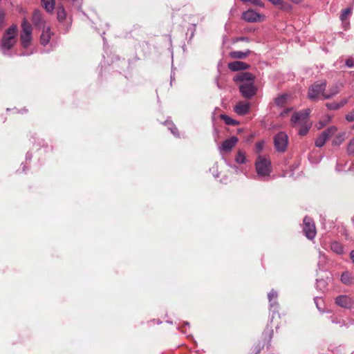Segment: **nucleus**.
<instances>
[{"label":"nucleus","instance_id":"1","mask_svg":"<svg viewBox=\"0 0 354 354\" xmlns=\"http://www.w3.org/2000/svg\"><path fill=\"white\" fill-rule=\"evenodd\" d=\"M17 31V26L12 25L5 32L0 45L1 50L4 55H8L10 50L15 45Z\"/></svg>","mask_w":354,"mask_h":354},{"label":"nucleus","instance_id":"2","mask_svg":"<svg viewBox=\"0 0 354 354\" xmlns=\"http://www.w3.org/2000/svg\"><path fill=\"white\" fill-rule=\"evenodd\" d=\"M255 168L259 178L268 179L272 172L270 159L266 156H259L256 160Z\"/></svg>","mask_w":354,"mask_h":354},{"label":"nucleus","instance_id":"3","mask_svg":"<svg viewBox=\"0 0 354 354\" xmlns=\"http://www.w3.org/2000/svg\"><path fill=\"white\" fill-rule=\"evenodd\" d=\"M21 32L20 34V40L21 46L24 48H28L32 39V27L26 19H24L21 23Z\"/></svg>","mask_w":354,"mask_h":354},{"label":"nucleus","instance_id":"4","mask_svg":"<svg viewBox=\"0 0 354 354\" xmlns=\"http://www.w3.org/2000/svg\"><path fill=\"white\" fill-rule=\"evenodd\" d=\"M310 113V110L309 109L294 113L290 118V124L292 127H298L301 124H306V122L309 121L308 117Z\"/></svg>","mask_w":354,"mask_h":354},{"label":"nucleus","instance_id":"5","mask_svg":"<svg viewBox=\"0 0 354 354\" xmlns=\"http://www.w3.org/2000/svg\"><path fill=\"white\" fill-rule=\"evenodd\" d=\"M326 87V81L315 83L309 88L308 93V97L314 100H317L320 95L323 96V93H326V92H324Z\"/></svg>","mask_w":354,"mask_h":354},{"label":"nucleus","instance_id":"6","mask_svg":"<svg viewBox=\"0 0 354 354\" xmlns=\"http://www.w3.org/2000/svg\"><path fill=\"white\" fill-rule=\"evenodd\" d=\"M288 136L283 132L278 133L274 138V145L276 150L279 152H284L288 147Z\"/></svg>","mask_w":354,"mask_h":354},{"label":"nucleus","instance_id":"7","mask_svg":"<svg viewBox=\"0 0 354 354\" xmlns=\"http://www.w3.org/2000/svg\"><path fill=\"white\" fill-rule=\"evenodd\" d=\"M303 231L306 236L310 240L313 239L316 235L315 223L308 216L304 218Z\"/></svg>","mask_w":354,"mask_h":354},{"label":"nucleus","instance_id":"8","mask_svg":"<svg viewBox=\"0 0 354 354\" xmlns=\"http://www.w3.org/2000/svg\"><path fill=\"white\" fill-rule=\"evenodd\" d=\"M239 91L241 95L247 99L252 98L257 93V88L254 82L241 83L239 86Z\"/></svg>","mask_w":354,"mask_h":354},{"label":"nucleus","instance_id":"9","mask_svg":"<svg viewBox=\"0 0 354 354\" xmlns=\"http://www.w3.org/2000/svg\"><path fill=\"white\" fill-rule=\"evenodd\" d=\"M337 131L335 126L330 127L326 131H323L321 135L315 140V146L322 147L324 145L326 141Z\"/></svg>","mask_w":354,"mask_h":354},{"label":"nucleus","instance_id":"10","mask_svg":"<svg viewBox=\"0 0 354 354\" xmlns=\"http://www.w3.org/2000/svg\"><path fill=\"white\" fill-rule=\"evenodd\" d=\"M238 142V138L236 136H232L223 142L219 147V151L221 153L230 152Z\"/></svg>","mask_w":354,"mask_h":354},{"label":"nucleus","instance_id":"11","mask_svg":"<svg viewBox=\"0 0 354 354\" xmlns=\"http://www.w3.org/2000/svg\"><path fill=\"white\" fill-rule=\"evenodd\" d=\"M262 16L253 10H248L242 14V19L249 23L261 21Z\"/></svg>","mask_w":354,"mask_h":354},{"label":"nucleus","instance_id":"12","mask_svg":"<svg viewBox=\"0 0 354 354\" xmlns=\"http://www.w3.org/2000/svg\"><path fill=\"white\" fill-rule=\"evenodd\" d=\"M335 303L342 308H350L353 304V301L347 295H339L335 299Z\"/></svg>","mask_w":354,"mask_h":354},{"label":"nucleus","instance_id":"13","mask_svg":"<svg viewBox=\"0 0 354 354\" xmlns=\"http://www.w3.org/2000/svg\"><path fill=\"white\" fill-rule=\"evenodd\" d=\"M254 75L249 72H243L237 74L234 77V82H240L241 83L254 82Z\"/></svg>","mask_w":354,"mask_h":354},{"label":"nucleus","instance_id":"14","mask_svg":"<svg viewBox=\"0 0 354 354\" xmlns=\"http://www.w3.org/2000/svg\"><path fill=\"white\" fill-rule=\"evenodd\" d=\"M53 35V33L51 32L50 27L44 26V28H42V32L40 36L41 44L43 46H46L49 43Z\"/></svg>","mask_w":354,"mask_h":354},{"label":"nucleus","instance_id":"15","mask_svg":"<svg viewBox=\"0 0 354 354\" xmlns=\"http://www.w3.org/2000/svg\"><path fill=\"white\" fill-rule=\"evenodd\" d=\"M227 67L232 71H239L248 69L250 66L248 64L241 61H234L229 63Z\"/></svg>","mask_w":354,"mask_h":354},{"label":"nucleus","instance_id":"16","mask_svg":"<svg viewBox=\"0 0 354 354\" xmlns=\"http://www.w3.org/2000/svg\"><path fill=\"white\" fill-rule=\"evenodd\" d=\"M32 21L38 28H42L45 26V21L43 19L41 13L39 10L34 11Z\"/></svg>","mask_w":354,"mask_h":354},{"label":"nucleus","instance_id":"17","mask_svg":"<svg viewBox=\"0 0 354 354\" xmlns=\"http://www.w3.org/2000/svg\"><path fill=\"white\" fill-rule=\"evenodd\" d=\"M250 104L248 102H239L234 108V111L239 115H243L248 113Z\"/></svg>","mask_w":354,"mask_h":354},{"label":"nucleus","instance_id":"18","mask_svg":"<svg viewBox=\"0 0 354 354\" xmlns=\"http://www.w3.org/2000/svg\"><path fill=\"white\" fill-rule=\"evenodd\" d=\"M250 53H251V51L250 50H247L245 52L240 51V50H235V51L230 52V57H232L233 59H245V57H247L250 54Z\"/></svg>","mask_w":354,"mask_h":354},{"label":"nucleus","instance_id":"19","mask_svg":"<svg viewBox=\"0 0 354 354\" xmlns=\"http://www.w3.org/2000/svg\"><path fill=\"white\" fill-rule=\"evenodd\" d=\"M340 281L345 285H351L353 281L352 274L348 271L344 272L340 277Z\"/></svg>","mask_w":354,"mask_h":354},{"label":"nucleus","instance_id":"20","mask_svg":"<svg viewBox=\"0 0 354 354\" xmlns=\"http://www.w3.org/2000/svg\"><path fill=\"white\" fill-rule=\"evenodd\" d=\"M339 88L337 85L333 86L326 93H323L324 99H329L339 93Z\"/></svg>","mask_w":354,"mask_h":354},{"label":"nucleus","instance_id":"21","mask_svg":"<svg viewBox=\"0 0 354 354\" xmlns=\"http://www.w3.org/2000/svg\"><path fill=\"white\" fill-rule=\"evenodd\" d=\"M310 127H311V123L309 121L306 122V124H301L299 127H298V128H299L298 133L300 136L306 135L308 133Z\"/></svg>","mask_w":354,"mask_h":354},{"label":"nucleus","instance_id":"22","mask_svg":"<svg viewBox=\"0 0 354 354\" xmlns=\"http://www.w3.org/2000/svg\"><path fill=\"white\" fill-rule=\"evenodd\" d=\"M41 2L47 12H53L55 8V0H41Z\"/></svg>","mask_w":354,"mask_h":354},{"label":"nucleus","instance_id":"23","mask_svg":"<svg viewBox=\"0 0 354 354\" xmlns=\"http://www.w3.org/2000/svg\"><path fill=\"white\" fill-rule=\"evenodd\" d=\"M352 8H348L343 10L342 15H341V20L342 21V24L344 27H346L348 24V22L346 21L348 16L351 15Z\"/></svg>","mask_w":354,"mask_h":354},{"label":"nucleus","instance_id":"24","mask_svg":"<svg viewBox=\"0 0 354 354\" xmlns=\"http://www.w3.org/2000/svg\"><path fill=\"white\" fill-rule=\"evenodd\" d=\"M330 249L336 254H341L344 250L342 245L337 241H333L330 244Z\"/></svg>","mask_w":354,"mask_h":354},{"label":"nucleus","instance_id":"25","mask_svg":"<svg viewBox=\"0 0 354 354\" xmlns=\"http://www.w3.org/2000/svg\"><path fill=\"white\" fill-rule=\"evenodd\" d=\"M346 138V133L342 132L338 134L333 141V145H339Z\"/></svg>","mask_w":354,"mask_h":354},{"label":"nucleus","instance_id":"26","mask_svg":"<svg viewBox=\"0 0 354 354\" xmlns=\"http://www.w3.org/2000/svg\"><path fill=\"white\" fill-rule=\"evenodd\" d=\"M346 103V100H342L340 103L332 102L326 104L328 109L335 110L343 106Z\"/></svg>","mask_w":354,"mask_h":354},{"label":"nucleus","instance_id":"27","mask_svg":"<svg viewBox=\"0 0 354 354\" xmlns=\"http://www.w3.org/2000/svg\"><path fill=\"white\" fill-rule=\"evenodd\" d=\"M57 19L59 21H62L66 19V13L64 7L60 6L57 8Z\"/></svg>","mask_w":354,"mask_h":354},{"label":"nucleus","instance_id":"28","mask_svg":"<svg viewBox=\"0 0 354 354\" xmlns=\"http://www.w3.org/2000/svg\"><path fill=\"white\" fill-rule=\"evenodd\" d=\"M288 97V95L286 94H283V95H281L277 97L275 99L276 104L279 106H283L285 104Z\"/></svg>","mask_w":354,"mask_h":354},{"label":"nucleus","instance_id":"29","mask_svg":"<svg viewBox=\"0 0 354 354\" xmlns=\"http://www.w3.org/2000/svg\"><path fill=\"white\" fill-rule=\"evenodd\" d=\"M235 160L239 164H244L246 162L245 153L241 151L237 152Z\"/></svg>","mask_w":354,"mask_h":354},{"label":"nucleus","instance_id":"30","mask_svg":"<svg viewBox=\"0 0 354 354\" xmlns=\"http://www.w3.org/2000/svg\"><path fill=\"white\" fill-rule=\"evenodd\" d=\"M221 118L227 125H235V124H238V122H236L234 120L232 119L230 117H229L228 115H225V114L221 115Z\"/></svg>","mask_w":354,"mask_h":354},{"label":"nucleus","instance_id":"31","mask_svg":"<svg viewBox=\"0 0 354 354\" xmlns=\"http://www.w3.org/2000/svg\"><path fill=\"white\" fill-rule=\"evenodd\" d=\"M268 299H269V301L270 302V306L271 307H273L274 306V304H276V302H274L272 303V299H277V293L276 291H274V290H272L269 293H268Z\"/></svg>","mask_w":354,"mask_h":354},{"label":"nucleus","instance_id":"32","mask_svg":"<svg viewBox=\"0 0 354 354\" xmlns=\"http://www.w3.org/2000/svg\"><path fill=\"white\" fill-rule=\"evenodd\" d=\"M331 120V118L330 115H327L324 117V118L323 119V120H321L319 124V126L318 127V129H321L322 127H324L325 125H326L327 123H328Z\"/></svg>","mask_w":354,"mask_h":354},{"label":"nucleus","instance_id":"33","mask_svg":"<svg viewBox=\"0 0 354 354\" xmlns=\"http://www.w3.org/2000/svg\"><path fill=\"white\" fill-rule=\"evenodd\" d=\"M250 3L253 5L259 6V7H263L264 4L260 1V0H250Z\"/></svg>","mask_w":354,"mask_h":354},{"label":"nucleus","instance_id":"34","mask_svg":"<svg viewBox=\"0 0 354 354\" xmlns=\"http://www.w3.org/2000/svg\"><path fill=\"white\" fill-rule=\"evenodd\" d=\"M249 41H250V39L248 37H241L236 38L235 40H234V42H238V41H247V42H248Z\"/></svg>","mask_w":354,"mask_h":354},{"label":"nucleus","instance_id":"35","mask_svg":"<svg viewBox=\"0 0 354 354\" xmlns=\"http://www.w3.org/2000/svg\"><path fill=\"white\" fill-rule=\"evenodd\" d=\"M263 147V142H259L256 144V148L257 150V152H260Z\"/></svg>","mask_w":354,"mask_h":354},{"label":"nucleus","instance_id":"36","mask_svg":"<svg viewBox=\"0 0 354 354\" xmlns=\"http://www.w3.org/2000/svg\"><path fill=\"white\" fill-rule=\"evenodd\" d=\"M346 65L348 66V67H353L354 66V61L353 59L350 58V59H348L346 61Z\"/></svg>","mask_w":354,"mask_h":354},{"label":"nucleus","instance_id":"37","mask_svg":"<svg viewBox=\"0 0 354 354\" xmlns=\"http://www.w3.org/2000/svg\"><path fill=\"white\" fill-rule=\"evenodd\" d=\"M348 151L349 153H353V141L351 140L348 147Z\"/></svg>","mask_w":354,"mask_h":354},{"label":"nucleus","instance_id":"38","mask_svg":"<svg viewBox=\"0 0 354 354\" xmlns=\"http://www.w3.org/2000/svg\"><path fill=\"white\" fill-rule=\"evenodd\" d=\"M346 119L348 122H353L354 120V115L352 113H350L346 116Z\"/></svg>","mask_w":354,"mask_h":354},{"label":"nucleus","instance_id":"39","mask_svg":"<svg viewBox=\"0 0 354 354\" xmlns=\"http://www.w3.org/2000/svg\"><path fill=\"white\" fill-rule=\"evenodd\" d=\"M177 129L176 127H174V128H171V132L174 135V136H178V133H177Z\"/></svg>","mask_w":354,"mask_h":354},{"label":"nucleus","instance_id":"40","mask_svg":"<svg viewBox=\"0 0 354 354\" xmlns=\"http://www.w3.org/2000/svg\"><path fill=\"white\" fill-rule=\"evenodd\" d=\"M350 257L353 261H354V250L351 251Z\"/></svg>","mask_w":354,"mask_h":354},{"label":"nucleus","instance_id":"41","mask_svg":"<svg viewBox=\"0 0 354 354\" xmlns=\"http://www.w3.org/2000/svg\"><path fill=\"white\" fill-rule=\"evenodd\" d=\"M320 285H324V281L321 280V281H317V286H320Z\"/></svg>","mask_w":354,"mask_h":354},{"label":"nucleus","instance_id":"42","mask_svg":"<svg viewBox=\"0 0 354 354\" xmlns=\"http://www.w3.org/2000/svg\"><path fill=\"white\" fill-rule=\"evenodd\" d=\"M290 111V109H286L281 113V115H284L285 114H287Z\"/></svg>","mask_w":354,"mask_h":354},{"label":"nucleus","instance_id":"43","mask_svg":"<svg viewBox=\"0 0 354 354\" xmlns=\"http://www.w3.org/2000/svg\"><path fill=\"white\" fill-rule=\"evenodd\" d=\"M319 257H320V258H321V257L324 258V254H322L321 252H319Z\"/></svg>","mask_w":354,"mask_h":354},{"label":"nucleus","instance_id":"44","mask_svg":"<svg viewBox=\"0 0 354 354\" xmlns=\"http://www.w3.org/2000/svg\"><path fill=\"white\" fill-rule=\"evenodd\" d=\"M316 306H318V304L317 303V299H315ZM319 308V307H317Z\"/></svg>","mask_w":354,"mask_h":354},{"label":"nucleus","instance_id":"45","mask_svg":"<svg viewBox=\"0 0 354 354\" xmlns=\"http://www.w3.org/2000/svg\"><path fill=\"white\" fill-rule=\"evenodd\" d=\"M185 324L187 325V326L189 325V324L188 322H185Z\"/></svg>","mask_w":354,"mask_h":354}]
</instances>
